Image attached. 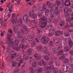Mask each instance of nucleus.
Instances as JSON below:
<instances>
[{
	"label": "nucleus",
	"mask_w": 73,
	"mask_h": 73,
	"mask_svg": "<svg viewBox=\"0 0 73 73\" xmlns=\"http://www.w3.org/2000/svg\"><path fill=\"white\" fill-rule=\"evenodd\" d=\"M27 46H24L22 48V49L23 50H24V49H27Z\"/></svg>",
	"instance_id": "bf43d9fd"
},
{
	"label": "nucleus",
	"mask_w": 73,
	"mask_h": 73,
	"mask_svg": "<svg viewBox=\"0 0 73 73\" xmlns=\"http://www.w3.org/2000/svg\"><path fill=\"white\" fill-rule=\"evenodd\" d=\"M48 50V48L47 47H44L43 49H42V52L44 53H47Z\"/></svg>",
	"instance_id": "9b49d317"
},
{
	"label": "nucleus",
	"mask_w": 73,
	"mask_h": 73,
	"mask_svg": "<svg viewBox=\"0 0 73 73\" xmlns=\"http://www.w3.org/2000/svg\"><path fill=\"white\" fill-rule=\"evenodd\" d=\"M29 16L30 17H32L34 14V12L33 11H30L29 12Z\"/></svg>",
	"instance_id": "bb28decb"
},
{
	"label": "nucleus",
	"mask_w": 73,
	"mask_h": 73,
	"mask_svg": "<svg viewBox=\"0 0 73 73\" xmlns=\"http://www.w3.org/2000/svg\"><path fill=\"white\" fill-rule=\"evenodd\" d=\"M28 40L29 41H32L33 40V38L32 36L30 35L28 37Z\"/></svg>",
	"instance_id": "a878e982"
},
{
	"label": "nucleus",
	"mask_w": 73,
	"mask_h": 73,
	"mask_svg": "<svg viewBox=\"0 0 73 73\" xmlns=\"http://www.w3.org/2000/svg\"><path fill=\"white\" fill-rule=\"evenodd\" d=\"M37 50H38V51H41L42 49V46H38L37 47Z\"/></svg>",
	"instance_id": "c756f323"
},
{
	"label": "nucleus",
	"mask_w": 73,
	"mask_h": 73,
	"mask_svg": "<svg viewBox=\"0 0 73 73\" xmlns=\"http://www.w3.org/2000/svg\"><path fill=\"white\" fill-rule=\"evenodd\" d=\"M33 24H34V23L33 22V20L31 21L30 23V24H31V25H33Z\"/></svg>",
	"instance_id": "e2e57ef3"
},
{
	"label": "nucleus",
	"mask_w": 73,
	"mask_h": 73,
	"mask_svg": "<svg viewBox=\"0 0 73 73\" xmlns=\"http://www.w3.org/2000/svg\"><path fill=\"white\" fill-rule=\"evenodd\" d=\"M65 22L62 21L60 22L59 25L60 27H63L65 25Z\"/></svg>",
	"instance_id": "412c9836"
},
{
	"label": "nucleus",
	"mask_w": 73,
	"mask_h": 73,
	"mask_svg": "<svg viewBox=\"0 0 73 73\" xmlns=\"http://www.w3.org/2000/svg\"><path fill=\"white\" fill-rule=\"evenodd\" d=\"M52 73H61V70L57 71V70H54L52 71Z\"/></svg>",
	"instance_id": "4be33fe9"
},
{
	"label": "nucleus",
	"mask_w": 73,
	"mask_h": 73,
	"mask_svg": "<svg viewBox=\"0 0 73 73\" xmlns=\"http://www.w3.org/2000/svg\"><path fill=\"white\" fill-rule=\"evenodd\" d=\"M0 23H1V25L3 26V20L0 19Z\"/></svg>",
	"instance_id": "5fc2aeb1"
},
{
	"label": "nucleus",
	"mask_w": 73,
	"mask_h": 73,
	"mask_svg": "<svg viewBox=\"0 0 73 73\" xmlns=\"http://www.w3.org/2000/svg\"><path fill=\"white\" fill-rule=\"evenodd\" d=\"M68 43L69 44V46H70V47H72V46H73V41H72V40H69L68 41Z\"/></svg>",
	"instance_id": "ddd939ff"
},
{
	"label": "nucleus",
	"mask_w": 73,
	"mask_h": 73,
	"mask_svg": "<svg viewBox=\"0 0 73 73\" xmlns=\"http://www.w3.org/2000/svg\"><path fill=\"white\" fill-rule=\"evenodd\" d=\"M9 17H10V14H9V13L7 16H6V14L5 15L4 19H5V18H6V19H9Z\"/></svg>",
	"instance_id": "473e14b6"
},
{
	"label": "nucleus",
	"mask_w": 73,
	"mask_h": 73,
	"mask_svg": "<svg viewBox=\"0 0 73 73\" xmlns=\"http://www.w3.org/2000/svg\"><path fill=\"white\" fill-rule=\"evenodd\" d=\"M32 16H33V19H36L37 18V15L36 14H34Z\"/></svg>",
	"instance_id": "864d4df0"
},
{
	"label": "nucleus",
	"mask_w": 73,
	"mask_h": 73,
	"mask_svg": "<svg viewBox=\"0 0 73 73\" xmlns=\"http://www.w3.org/2000/svg\"><path fill=\"white\" fill-rule=\"evenodd\" d=\"M53 40L56 43H58L60 42V40L59 38H54L53 39Z\"/></svg>",
	"instance_id": "f8f14e48"
},
{
	"label": "nucleus",
	"mask_w": 73,
	"mask_h": 73,
	"mask_svg": "<svg viewBox=\"0 0 73 73\" xmlns=\"http://www.w3.org/2000/svg\"><path fill=\"white\" fill-rule=\"evenodd\" d=\"M42 69L40 68L38 70L37 72V73H41V72H42Z\"/></svg>",
	"instance_id": "de8ad7c7"
},
{
	"label": "nucleus",
	"mask_w": 73,
	"mask_h": 73,
	"mask_svg": "<svg viewBox=\"0 0 73 73\" xmlns=\"http://www.w3.org/2000/svg\"><path fill=\"white\" fill-rule=\"evenodd\" d=\"M36 65H37V64L36 63V62L34 61L32 63V66L33 67H35V66H36Z\"/></svg>",
	"instance_id": "c9c22d12"
},
{
	"label": "nucleus",
	"mask_w": 73,
	"mask_h": 73,
	"mask_svg": "<svg viewBox=\"0 0 73 73\" xmlns=\"http://www.w3.org/2000/svg\"><path fill=\"white\" fill-rule=\"evenodd\" d=\"M24 44L22 43H21V44L19 45V46L21 48H22V49H23V47H24Z\"/></svg>",
	"instance_id": "09e8293b"
},
{
	"label": "nucleus",
	"mask_w": 73,
	"mask_h": 73,
	"mask_svg": "<svg viewBox=\"0 0 73 73\" xmlns=\"http://www.w3.org/2000/svg\"><path fill=\"white\" fill-rule=\"evenodd\" d=\"M69 23L70 24L69 26L70 27H72V26H73V24H72L73 22H72V21H70V22H69Z\"/></svg>",
	"instance_id": "3c124183"
},
{
	"label": "nucleus",
	"mask_w": 73,
	"mask_h": 73,
	"mask_svg": "<svg viewBox=\"0 0 73 73\" xmlns=\"http://www.w3.org/2000/svg\"><path fill=\"white\" fill-rule=\"evenodd\" d=\"M64 52V50H62L59 52H58V54L59 55H61L63 54V53Z\"/></svg>",
	"instance_id": "f704fd0d"
},
{
	"label": "nucleus",
	"mask_w": 73,
	"mask_h": 73,
	"mask_svg": "<svg viewBox=\"0 0 73 73\" xmlns=\"http://www.w3.org/2000/svg\"><path fill=\"white\" fill-rule=\"evenodd\" d=\"M55 64L56 66H60L61 65V62L60 61L56 62Z\"/></svg>",
	"instance_id": "72a5a7b5"
},
{
	"label": "nucleus",
	"mask_w": 73,
	"mask_h": 73,
	"mask_svg": "<svg viewBox=\"0 0 73 73\" xmlns=\"http://www.w3.org/2000/svg\"><path fill=\"white\" fill-rule=\"evenodd\" d=\"M69 62V60L67 59H65L64 60H62V63L63 64H65V63H67Z\"/></svg>",
	"instance_id": "393cba45"
},
{
	"label": "nucleus",
	"mask_w": 73,
	"mask_h": 73,
	"mask_svg": "<svg viewBox=\"0 0 73 73\" xmlns=\"http://www.w3.org/2000/svg\"><path fill=\"white\" fill-rule=\"evenodd\" d=\"M39 26L41 28H44L47 25L48 19L45 17H43L39 20Z\"/></svg>",
	"instance_id": "f03ea898"
},
{
	"label": "nucleus",
	"mask_w": 73,
	"mask_h": 73,
	"mask_svg": "<svg viewBox=\"0 0 73 73\" xmlns=\"http://www.w3.org/2000/svg\"><path fill=\"white\" fill-rule=\"evenodd\" d=\"M25 40H27V38L25 36L23 37L22 39V42L23 43V42H25Z\"/></svg>",
	"instance_id": "7c9ffc66"
},
{
	"label": "nucleus",
	"mask_w": 73,
	"mask_h": 73,
	"mask_svg": "<svg viewBox=\"0 0 73 73\" xmlns=\"http://www.w3.org/2000/svg\"><path fill=\"white\" fill-rule=\"evenodd\" d=\"M52 51L54 53H57V50H56V49L55 48H53L52 49Z\"/></svg>",
	"instance_id": "37998d69"
},
{
	"label": "nucleus",
	"mask_w": 73,
	"mask_h": 73,
	"mask_svg": "<svg viewBox=\"0 0 73 73\" xmlns=\"http://www.w3.org/2000/svg\"><path fill=\"white\" fill-rule=\"evenodd\" d=\"M25 19L26 21H27L28 20V15H25L24 16L23 20H24Z\"/></svg>",
	"instance_id": "5701e85b"
},
{
	"label": "nucleus",
	"mask_w": 73,
	"mask_h": 73,
	"mask_svg": "<svg viewBox=\"0 0 73 73\" xmlns=\"http://www.w3.org/2000/svg\"><path fill=\"white\" fill-rule=\"evenodd\" d=\"M49 12V10L48 9H47L45 11V14L46 15H48Z\"/></svg>",
	"instance_id": "ea45409f"
},
{
	"label": "nucleus",
	"mask_w": 73,
	"mask_h": 73,
	"mask_svg": "<svg viewBox=\"0 0 73 73\" xmlns=\"http://www.w3.org/2000/svg\"><path fill=\"white\" fill-rule=\"evenodd\" d=\"M29 70L30 71H31L33 73H35V72H36V71L33 69V68L32 67H30L29 68Z\"/></svg>",
	"instance_id": "f3484780"
},
{
	"label": "nucleus",
	"mask_w": 73,
	"mask_h": 73,
	"mask_svg": "<svg viewBox=\"0 0 73 73\" xmlns=\"http://www.w3.org/2000/svg\"><path fill=\"white\" fill-rule=\"evenodd\" d=\"M46 5L48 6L49 8H52L54 7V4L53 3H51L49 1L46 2Z\"/></svg>",
	"instance_id": "0eeeda50"
},
{
	"label": "nucleus",
	"mask_w": 73,
	"mask_h": 73,
	"mask_svg": "<svg viewBox=\"0 0 73 73\" xmlns=\"http://www.w3.org/2000/svg\"><path fill=\"white\" fill-rule=\"evenodd\" d=\"M66 21H69L70 20V17H68L67 19H66Z\"/></svg>",
	"instance_id": "680f3d73"
},
{
	"label": "nucleus",
	"mask_w": 73,
	"mask_h": 73,
	"mask_svg": "<svg viewBox=\"0 0 73 73\" xmlns=\"http://www.w3.org/2000/svg\"><path fill=\"white\" fill-rule=\"evenodd\" d=\"M63 31H57L55 34V35L57 36H60V35H62Z\"/></svg>",
	"instance_id": "6e6552de"
},
{
	"label": "nucleus",
	"mask_w": 73,
	"mask_h": 73,
	"mask_svg": "<svg viewBox=\"0 0 73 73\" xmlns=\"http://www.w3.org/2000/svg\"><path fill=\"white\" fill-rule=\"evenodd\" d=\"M65 6H70V2L68 0H66L65 1Z\"/></svg>",
	"instance_id": "9d476101"
},
{
	"label": "nucleus",
	"mask_w": 73,
	"mask_h": 73,
	"mask_svg": "<svg viewBox=\"0 0 73 73\" xmlns=\"http://www.w3.org/2000/svg\"><path fill=\"white\" fill-rule=\"evenodd\" d=\"M43 5V9H44V10H46V6L45 4H44Z\"/></svg>",
	"instance_id": "a18cd8bd"
},
{
	"label": "nucleus",
	"mask_w": 73,
	"mask_h": 73,
	"mask_svg": "<svg viewBox=\"0 0 73 73\" xmlns=\"http://www.w3.org/2000/svg\"><path fill=\"white\" fill-rule=\"evenodd\" d=\"M41 41L43 42V43L44 44H48L49 41V38L45 36L42 37Z\"/></svg>",
	"instance_id": "20e7f679"
},
{
	"label": "nucleus",
	"mask_w": 73,
	"mask_h": 73,
	"mask_svg": "<svg viewBox=\"0 0 73 73\" xmlns=\"http://www.w3.org/2000/svg\"><path fill=\"white\" fill-rule=\"evenodd\" d=\"M8 43L7 44L9 47H12L13 49H15L18 51L20 50V47H18L17 45L19 44V40H16L15 41V43L13 41L12 39H10L7 41Z\"/></svg>",
	"instance_id": "f257e3e1"
},
{
	"label": "nucleus",
	"mask_w": 73,
	"mask_h": 73,
	"mask_svg": "<svg viewBox=\"0 0 73 73\" xmlns=\"http://www.w3.org/2000/svg\"><path fill=\"white\" fill-rule=\"evenodd\" d=\"M73 69L72 68H70L68 72L70 73V72H73Z\"/></svg>",
	"instance_id": "69168bd1"
},
{
	"label": "nucleus",
	"mask_w": 73,
	"mask_h": 73,
	"mask_svg": "<svg viewBox=\"0 0 73 73\" xmlns=\"http://www.w3.org/2000/svg\"><path fill=\"white\" fill-rule=\"evenodd\" d=\"M23 58L24 60H28V56L27 55H25L24 56Z\"/></svg>",
	"instance_id": "4c0bfd02"
},
{
	"label": "nucleus",
	"mask_w": 73,
	"mask_h": 73,
	"mask_svg": "<svg viewBox=\"0 0 73 73\" xmlns=\"http://www.w3.org/2000/svg\"><path fill=\"white\" fill-rule=\"evenodd\" d=\"M50 70H53V69H54V66H50Z\"/></svg>",
	"instance_id": "052dcab7"
},
{
	"label": "nucleus",
	"mask_w": 73,
	"mask_h": 73,
	"mask_svg": "<svg viewBox=\"0 0 73 73\" xmlns=\"http://www.w3.org/2000/svg\"><path fill=\"white\" fill-rule=\"evenodd\" d=\"M17 55V53H14L11 56V58L12 59V60H13V59H14V58H15V57H16V56Z\"/></svg>",
	"instance_id": "4468645a"
},
{
	"label": "nucleus",
	"mask_w": 73,
	"mask_h": 73,
	"mask_svg": "<svg viewBox=\"0 0 73 73\" xmlns=\"http://www.w3.org/2000/svg\"><path fill=\"white\" fill-rule=\"evenodd\" d=\"M19 22V25H21L23 23V19H19L18 18H15L13 19L11 23L12 24H16Z\"/></svg>",
	"instance_id": "7ed1b4c3"
},
{
	"label": "nucleus",
	"mask_w": 73,
	"mask_h": 73,
	"mask_svg": "<svg viewBox=\"0 0 73 73\" xmlns=\"http://www.w3.org/2000/svg\"><path fill=\"white\" fill-rule=\"evenodd\" d=\"M54 12L53 11H50V15L51 17H52L54 16Z\"/></svg>",
	"instance_id": "aec40b11"
},
{
	"label": "nucleus",
	"mask_w": 73,
	"mask_h": 73,
	"mask_svg": "<svg viewBox=\"0 0 73 73\" xmlns=\"http://www.w3.org/2000/svg\"><path fill=\"white\" fill-rule=\"evenodd\" d=\"M42 62L43 65H44V66H45V65H46V62L45 61H44L43 60H42Z\"/></svg>",
	"instance_id": "c03bdc74"
},
{
	"label": "nucleus",
	"mask_w": 73,
	"mask_h": 73,
	"mask_svg": "<svg viewBox=\"0 0 73 73\" xmlns=\"http://www.w3.org/2000/svg\"><path fill=\"white\" fill-rule=\"evenodd\" d=\"M33 22H34V24H36L37 23V20H33Z\"/></svg>",
	"instance_id": "0e129e2a"
},
{
	"label": "nucleus",
	"mask_w": 73,
	"mask_h": 73,
	"mask_svg": "<svg viewBox=\"0 0 73 73\" xmlns=\"http://www.w3.org/2000/svg\"><path fill=\"white\" fill-rule=\"evenodd\" d=\"M21 33H23V34H24L25 31L24 29H21Z\"/></svg>",
	"instance_id": "774afa93"
},
{
	"label": "nucleus",
	"mask_w": 73,
	"mask_h": 73,
	"mask_svg": "<svg viewBox=\"0 0 73 73\" xmlns=\"http://www.w3.org/2000/svg\"><path fill=\"white\" fill-rule=\"evenodd\" d=\"M54 23L57 24V23H58V20H57V19H55L54 20Z\"/></svg>",
	"instance_id": "338daca9"
},
{
	"label": "nucleus",
	"mask_w": 73,
	"mask_h": 73,
	"mask_svg": "<svg viewBox=\"0 0 73 73\" xmlns=\"http://www.w3.org/2000/svg\"><path fill=\"white\" fill-rule=\"evenodd\" d=\"M32 50L30 49H29L28 50L27 53L28 54H31L32 53Z\"/></svg>",
	"instance_id": "58836bf2"
},
{
	"label": "nucleus",
	"mask_w": 73,
	"mask_h": 73,
	"mask_svg": "<svg viewBox=\"0 0 73 73\" xmlns=\"http://www.w3.org/2000/svg\"><path fill=\"white\" fill-rule=\"evenodd\" d=\"M63 69V71H64V72H67V70H68V68H67V67H64Z\"/></svg>",
	"instance_id": "8fccbe9b"
},
{
	"label": "nucleus",
	"mask_w": 73,
	"mask_h": 73,
	"mask_svg": "<svg viewBox=\"0 0 73 73\" xmlns=\"http://www.w3.org/2000/svg\"><path fill=\"white\" fill-rule=\"evenodd\" d=\"M54 7H55V10H58V5H57L56 4L54 5Z\"/></svg>",
	"instance_id": "e433bc0d"
},
{
	"label": "nucleus",
	"mask_w": 73,
	"mask_h": 73,
	"mask_svg": "<svg viewBox=\"0 0 73 73\" xmlns=\"http://www.w3.org/2000/svg\"><path fill=\"white\" fill-rule=\"evenodd\" d=\"M38 16L39 17H42V15L41 14V13H38Z\"/></svg>",
	"instance_id": "603ef678"
},
{
	"label": "nucleus",
	"mask_w": 73,
	"mask_h": 73,
	"mask_svg": "<svg viewBox=\"0 0 73 73\" xmlns=\"http://www.w3.org/2000/svg\"><path fill=\"white\" fill-rule=\"evenodd\" d=\"M16 66V62H13V64H12V66Z\"/></svg>",
	"instance_id": "49530a36"
},
{
	"label": "nucleus",
	"mask_w": 73,
	"mask_h": 73,
	"mask_svg": "<svg viewBox=\"0 0 73 73\" xmlns=\"http://www.w3.org/2000/svg\"><path fill=\"white\" fill-rule=\"evenodd\" d=\"M44 58L45 60L46 61H49L50 60V58L48 56L45 55L44 56Z\"/></svg>",
	"instance_id": "dca6fc26"
},
{
	"label": "nucleus",
	"mask_w": 73,
	"mask_h": 73,
	"mask_svg": "<svg viewBox=\"0 0 73 73\" xmlns=\"http://www.w3.org/2000/svg\"><path fill=\"white\" fill-rule=\"evenodd\" d=\"M59 11H60V12H62L63 11V9L62 8V7H60V10Z\"/></svg>",
	"instance_id": "4d7b16f0"
},
{
	"label": "nucleus",
	"mask_w": 73,
	"mask_h": 73,
	"mask_svg": "<svg viewBox=\"0 0 73 73\" xmlns=\"http://www.w3.org/2000/svg\"><path fill=\"white\" fill-rule=\"evenodd\" d=\"M65 58V56H62L61 57H59V60H64Z\"/></svg>",
	"instance_id": "79ce46f5"
},
{
	"label": "nucleus",
	"mask_w": 73,
	"mask_h": 73,
	"mask_svg": "<svg viewBox=\"0 0 73 73\" xmlns=\"http://www.w3.org/2000/svg\"><path fill=\"white\" fill-rule=\"evenodd\" d=\"M36 44V42L35 41H33V42L31 43V45L33 47L35 46Z\"/></svg>",
	"instance_id": "c85d7f7f"
},
{
	"label": "nucleus",
	"mask_w": 73,
	"mask_h": 73,
	"mask_svg": "<svg viewBox=\"0 0 73 73\" xmlns=\"http://www.w3.org/2000/svg\"><path fill=\"white\" fill-rule=\"evenodd\" d=\"M10 10V7H7L5 9V11L7 12Z\"/></svg>",
	"instance_id": "13d9d810"
},
{
	"label": "nucleus",
	"mask_w": 73,
	"mask_h": 73,
	"mask_svg": "<svg viewBox=\"0 0 73 73\" xmlns=\"http://www.w3.org/2000/svg\"><path fill=\"white\" fill-rule=\"evenodd\" d=\"M69 8H65L64 9V16L67 17L70 16V14L68 13L69 12Z\"/></svg>",
	"instance_id": "39448f33"
},
{
	"label": "nucleus",
	"mask_w": 73,
	"mask_h": 73,
	"mask_svg": "<svg viewBox=\"0 0 73 73\" xmlns=\"http://www.w3.org/2000/svg\"><path fill=\"white\" fill-rule=\"evenodd\" d=\"M17 35L18 37L19 38H22V37H23V35H22L21 34V33H19V32L18 33Z\"/></svg>",
	"instance_id": "6ab92c4d"
},
{
	"label": "nucleus",
	"mask_w": 73,
	"mask_h": 73,
	"mask_svg": "<svg viewBox=\"0 0 73 73\" xmlns=\"http://www.w3.org/2000/svg\"><path fill=\"white\" fill-rule=\"evenodd\" d=\"M34 57L36 60H40L41 59V56L38 53L35 54Z\"/></svg>",
	"instance_id": "423d86ee"
},
{
	"label": "nucleus",
	"mask_w": 73,
	"mask_h": 73,
	"mask_svg": "<svg viewBox=\"0 0 73 73\" xmlns=\"http://www.w3.org/2000/svg\"><path fill=\"white\" fill-rule=\"evenodd\" d=\"M64 35L65 37H69V33L68 32H64Z\"/></svg>",
	"instance_id": "a211bd4d"
},
{
	"label": "nucleus",
	"mask_w": 73,
	"mask_h": 73,
	"mask_svg": "<svg viewBox=\"0 0 73 73\" xmlns=\"http://www.w3.org/2000/svg\"><path fill=\"white\" fill-rule=\"evenodd\" d=\"M60 13V12L59 10H55V15H58L59 13Z\"/></svg>",
	"instance_id": "cd10ccee"
},
{
	"label": "nucleus",
	"mask_w": 73,
	"mask_h": 73,
	"mask_svg": "<svg viewBox=\"0 0 73 73\" xmlns=\"http://www.w3.org/2000/svg\"><path fill=\"white\" fill-rule=\"evenodd\" d=\"M56 5H60V2L58 1H56Z\"/></svg>",
	"instance_id": "6e6d98bb"
},
{
	"label": "nucleus",
	"mask_w": 73,
	"mask_h": 73,
	"mask_svg": "<svg viewBox=\"0 0 73 73\" xmlns=\"http://www.w3.org/2000/svg\"><path fill=\"white\" fill-rule=\"evenodd\" d=\"M21 56H20V53H19V54L17 55L16 57V60L17 61H20V60H21Z\"/></svg>",
	"instance_id": "1a4fd4ad"
},
{
	"label": "nucleus",
	"mask_w": 73,
	"mask_h": 73,
	"mask_svg": "<svg viewBox=\"0 0 73 73\" xmlns=\"http://www.w3.org/2000/svg\"><path fill=\"white\" fill-rule=\"evenodd\" d=\"M19 28L18 27V26H15L13 28V31L14 32H15L17 31L18 30V29Z\"/></svg>",
	"instance_id": "2eb2a0df"
},
{
	"label": "nucleus",
	"mask_w": 73,
	"mask_h": 73,
	"mask_svg": "<svg viewBox=\"0 0 73 73\" xmlns=\"http://www.w3.org/2000/svg\"><path fill=\"white\" fill-rule=\"evenodd\" d=\"M23 28L24 29L25 31H26V32L27 31H28V28H27V27H26V26H25V25H23Z\"/></svg>",
	"instance_id": "2f4dec72"
},
{
	"label": "nucleus",
	"mask_w": 73,
	"mask_h": 73,
	"mask_svg": "<svg viewBox=\"0 0 73 73\" xmlns=\"http://www.w3.org/2000/svg\"><path fill=\"white\" fill-rule=\"evenodd\" d=\"M69 49H70V48L68 46H66L64 47V50L66 52H68Z\"/></svg>",
	"instance_id": "b1692460"
},
{
	"label": "nucleus",
	"mask_w": 73,
	"mask_h": 73,
	"mask_svg": "<svg viewBox=\"0 0 73 73\" xmlns=\"http://www.w3.org/2000/svg\"><path fill=\"white\" fill-rule=\"evenodd\" d=\"M7 35V38H8V39H10V38H11V34L9 33H8Z\"/></svg>",
	"instance_id": "a19ab883"
}]
</instances>
